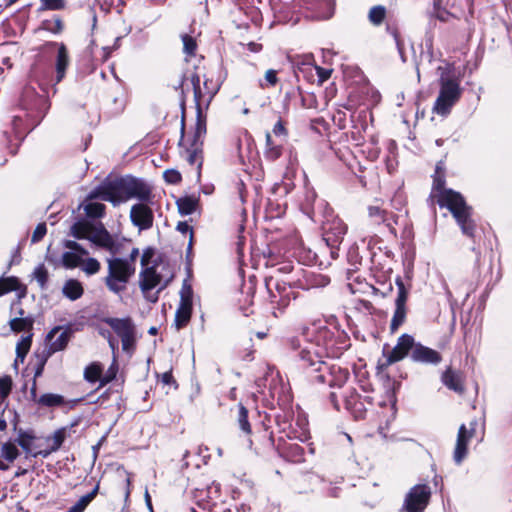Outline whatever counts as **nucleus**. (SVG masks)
Wrapping results in <instances>:
<instances>
[{
  "mask_svg": "<svg viewBox=\"0 0 512 512\" xmlns=\"http://www.w3.org/2000/svg\"><path fill=\"white\" fill-rule=\"evenodd\" d=\"M45 105V99L35 94L34 89L26 88L22 98V113L16 114L11 119V132L3 131L2 141L9 153L14 155L25 135L36 127L42 119L41 107Z\"/></svg>",
  "mask_w": 512,
  "mask_h": 512,
  "instance_id": "1",
  "label": "nucleus"
},
{
  "mask_svg": "<svg viewBox=\"0 0 512 512\" xmlns=\"http://www.w3.org/2000/svg\"><path fill=\"white\" fill-rule=\"evenodd\" d=\"M151 197L150 186L145 181L132 176L107 179L88 194L90 200L101 199L111 202L113 205L132 198L149 202Z\"/></svg>",
  "mask_w": 512,
  "mask_h": 512,
  "instance_id": "2",
  "label": "nucleus"
},
{
  "mask_svg": "<svg viewBox=\"0 0 512 512\" xmlns=\"http://www.w3.org/2000/svg\"><path fill=\"white\" fill-rule=\"evenodd\" d=\"M444 181L435 179L433 196L440 207H446L453 215L463 235L474 238L476 223L472 219V208L467 205L464 197L452 189L443 187Z\"/></svg>",
  "mask_w": 512,
  "mask_h": 512,
  "instance_id": "3",
  "label": "nucleus"
},
{
  "mask_svg": "<svg viewBox=\"0 0 512 512\" xmlns=\"http://www.w3.org/2000/svg\"><path fill=\"white\" fill-rule=\"evenodd\" d=\"M294 349H299L297 354V368L307 380L312 383L323 384L327 376H330L329 366L324 360L323 348L314 343L306 342L304 345L295 344L292 341Z\"/></svg>",
  "mask_w": 512,
  "mask_h": 512,
  "instance_id": "4",
  "label": "nucleus"
},
{
  "mask_svg": "<svg viewBox=\"0 0 512 512\" xmlns=\"http://www.w3.org/2000/svg\"><path fill=\"white\" fill-rule=\"evenodd\" d=\"M439 95L434 103L433 110L439 115H447L462 95L461 75L456 74L453 64L445 63L438 66Z\"/></svg>",
  "mask_w": 512,
  "mask_h": 512,
  "instance_id": "5",
  "label": "nucleus"
},
{
  "mask_svg": "<svg viewBox=\"0 0 512 512\" xmlns=\"http://www.w3.org/2000/svg\"><path fill=\"white\" fill-rule=\"evenodd\" d=\"M108 274L105 277L107 288L115 293H122L129 282V279L135 273V266L129 260L112 256L107 259Z\"/></svg>",
  "mask_w": 512,
  "mask_h": 512,
  "instance_id": "6",
  "label": "nucleus"
},
{
  "mask_svg": "<svg viewBox=\"0 0 512 512\" xmlns=\"http://www.w3.org/2000/svg\"><path fill=\"white\" fill-rule=\"evenodd\" d=\"M322 229L323 240L330 249V256L332 259H337L339 247L343 242L348 227L341 218L335 216L327 218L323 222Z\"/></svg>",
  "mask_w": 512,
  "mask_h": 512,
  "instance_id": "7",
  "label": "nucleus"
},
{
  "mask_svg": "<svg viewBox=\"0 0 512 512\" xmlns=\"http://www.w3.org/2000/svg\"><path fill=\"white\" fill-rule=\"evenodd\" d=\"M206 132V119L199 115L196 119L190 145L186 148L187 161L190 165H197L198 175L203 164V143Z\"/></svg>",
  "mask_w": 512,
  "mask_h": 512,
  "instance_id": "8",
  "label": "nucleus"
},
{
  "mask_svg": "<svg viewBox=\"0 0 512 512\" xmlns=\"http://www.w3.org/2000/svg\"><path fill=\"white\" fill-rule=\"evenodd\" d=\"M162 276L157 273L156 268L146 267L140 273L139 285L145 295L146 299L150 302H157L159 293L168 286L169 280H166L163 284Z\"/></svg>",
  "mask_w": 512,
  "mask_h": 512,
  "instance_id": "9",
  "label": "nucleus"
},
{
  "mask_svg": "<svg viewBox=\"0 0 512 512\" xmlns=\"http://www.w3.org/2000/svg\"><path fill=\"white\" fill-rule=\"evenodd\" d=\"M431 488L427 484L413 486L405 496L402 510L405 512H424L431 498Z\"/></svg>",
  "mask_w": 512,
  "mask_h": 512,
  "instance_id": "10",
  "label": "nucleus"
},
{
  "mask_svg": "<svg viewBox=\"0 0 512 512\" xmlns=\"http://www.w3.org/2000/svg\"><path fill=\"white\" fill-rule=\"evenodd\" d=\"M397 297L395 299V311L390 323L391 332H395L406 319V302L408 299V290L406 289L401 277L396 278Z\"/></svg>",
  "mask_w": 512,
  "mask_h": 512,
  "instance_id": "11",
  "label": "nucleus"
},
{
  "mask_svg": "<svg viewBox=\"0 0 512 512\" xmlns=\"http://www.w3.org/2000/svg\"><path fill=\"white\" fill-rule=\"evenodd\" d=\"M130 220L140 231L148 230L153 226V210L146 202L140 201V203H136L131 207Z\"/></svg>",
  "mask_w": 512,
  "mask_h": 512,
  "instance_id": "12",
  "label": "nucleus"
},
{
  "mask_svg": "<svg viewBox=\"0 0 512 512\" xmlns=\"http://www.w3.org/2000/svg\"><path fill=\"white\" fill-rule=\"evenodd\" d=\"M89 241L96 247L108 251L111 256H116L120 253V244L115 241L113 236L102 224L95 227Z\"/></svg>",
  "mask_w": 512,
  "mask_h": 512,
  "instance_id": "13",
  "label": "nucleus"
},
{
  "mask_svg": "<svg viewBox=\"0 0 512 512\" xmlns=\"http://www.w3.org/2000/svg\"><path fill=\"white\" fill-rule=\"evenodd\" d=\"M415 345V339L409 334L401 335L396 345L386 355L388 365L401 361L406 356L410 355Z\"/></svg>",
  "mask_w": 512,
  "mask_h": 512,
  "instance_id": "14",
  "label": "nucleus"
},
{
  "mask_svg": "<svg viewBox=\"0 0 512 512\" xmlns=\"http://www.w3.org/2000/svg\"><path fill=\"white\" fill-rule=\"evenodd\" d=\"M410 358L413 362L425 365H438L442 361V356L438 351L418 342H415Z\"/></svg>",
  "mask_w": 512,
  "mask_h": 512,
  "instance_id": "15",
  "label": "nucleus"
},
{
  "mask_svg": "<svg viewBox=\"0 0 512 512\" xmlns=\"http://www.w3.org/2000/svg\"><path fill=\"white\" fill-rule=\"evenodd\" d=\"M474 423H471V429L467 430L466 426L462 424L459 427L456 445L453 453V460L457 465H460L467 455V445L474 433Z\"/></svg>",
  "mask_w": 512,
  "mask_h": 512,
  "instance_id": "16",
  "label": "nucleus"
},
{
  "mask_svg": "<svg viewBox=\"0 0 512 512\" xmlns=\"http://www.w3.org/2000/svg\"><path fill=\"white\" fill-rule=\"evenodd\" d=\"M70 335H71V333L67 329L63 330L60 327H56V328L52 329L47 334V338H46L49 343V347H48V351H47L48 356L52 355L53 353L63 350L67 346V344L70 340Z\"/></svg>",
  "mask_w": 512,
  "mask_h": 512,
  "instance_id": "17",
  "label": "nucleus"
},
{
  "mask_svg": "<svg viewBox=\"0 0 512 512\" xmlns=\"http://www.w3.org/2000/svg\"><path fill=\"white\" fill-rule=\"evenodd\" d=\"M104 322L122 339L123 337L136 334L135 325L130 317L114 318L109 317Z\"/></svg>",
  "mask_w": 512,
  "mask_h": 512,
  "instance_id": "18",
  "label": "nucleus"
},
{
  "mask_svg": "<svg viewBox=\"0 0 512 512\" xmlns=\"http://www.w3.org/2000/svg\"><path fill=\"white\" fill-rule=\"evenodd\" d=\"M49 45L58 48L56 62H55V69H56V83H59L65 77L66 69L70 63L68 50L64 43L50 42Z\"/></svg>",
  "mask_w": 512,
  "mask_h": 512,
  "instance_id": "19",
  "label": "nucleus"
},
{
  "mask_svg": "<svg viewBox=\"0 0 512 512\" xmlns=\"http://www.w3.org/2000/svg\"><path fill=\"white\" fill-rule=\"evenodd\" d=\"M31 398L34 402H36L39 406L42 407H58L65 403L64 397L59 394L54 393H45L41 395L40 397H37L36 392V383H33V386L30 390Z\"/></svg>",
  "mask_w": 512,
  "mask_h": 512,
  "instance_id": "20",
  "label": "nucleus"
},
{
  "mask_svg": "<svg viewBox=\"0 0 512 512\" xmlns=\"http://www.w3.org/2000/svg\"><path fill=\"white\" fill-rule=\"evenodd\" d=\"M442 382L447 388L453 390L456 393L461 394L464 391L463 378L461 373L454 371L451 368H448L442 374Z\"/></svg>",
  "mask_w": 512,
  "mask_h": 512,
  "instance_id": "21",
  "label": "nucleus"
},
{
  "mask_svg": "<svg viewBox=\"0 0 512 512\" xmlns=\"http://www.w3.org/2000/svg\"><path fill=\"white\" fill-rule=\"evenodd\" d=\"M83 293L84 288L81 282L76 279H68L62 287L63 296L71 301L78 300L82 297Z\"/></svg>",
  "mask_w": 512,
  "mask_h": 512,
  "instance_id": "22",
  "label": "nucleus"
},
{
  "mask_svg": "<svg viewBox=\"0 0 512 512\" xmlns=\"http://www.w3.org/2000/svg\"><path fill=\"white\" fill-rule=\"evenodd\" d=\"M101 374L102 366L99 363H92L85 368L84 379L90 383L100 381V386H104L111 381L112 377L101 378Z\"/></svg>",
  "mask_w": 512,
  "mask_h": 512,
  "instance_id": "23",
  "label": "nucleus"
},
{
  "mask_svg": "<svg viewBox=\"0 0 512 512\" xmlns=\"http://www.w3.org/2000/svg\"><path fill=\"white\" fill-rule=\"evenodd\" d=\"M368 215L369 218L375 223H386L387 227L390 229L391 233L396 235V231L390 223V218L388 217V213L386 210L381 209L379 206H369L368 207Z\"/></svg>",
  "mask_w": 512,
  "mask_h": 512,
  "instance_id": "24",
  "label": "nucleus"
},
{
  "mask_svg": "<svg viewBox=\"0 0 512 512\" xmlns=\"http://www.w3.org/2000/svg\"><path fill=\"white\" fill-rule=\"evenodd\" d=\"M190 81H191V84L193 87V92H194V100H195V104H196V118H197L199 116V113H200V116H203L202 110H201V105H202L203 101L205 100V94L203 93V90L200 86L201 79L197 73H193L191 75Z\"/></svg>",
  "mask_w": 512,
  "mask_h": 512,
  "instance_id": "25",
  "label": "nucleus"
},
{
  "mask_svg": "<svg viewBox=\"0 0 512 512\" xmlns=\"http://www.w3.org/2000/svg\"><path fill=\"white\" fill-rule=\"evenodd\" d=\"M95 227L86 221H78L71 226V235L76 239L90 240Z\"/></svg>",
  "mask_w": 512,
  "mask_h": 512,
  "instance_id": "26",
  "label": "nucleus"
},
{
  "mask_svg": "<svg viewBox=\"0 0 512 512\" xmlns=\"http://www.w3.org/2000/svg\"><path fill=\"white\" fill-rule=\"evenodd\" d=\"M266 287L269 293L270 302L276 305V308L283 310L289 305L292 291L277 296L276 293L272 290V281H266Z\"/></svg>",
  "mask_w": 512,
  "mask_h": 512,
  "instance_id": "27",
  "label": "nucleus"
},
{
  "mask_svg": "<svg viewBox=\"0 0 512 512\" xmlns=\"http://www.w3.org/2000/svg\"><path fill=\"white\" fill-rule=\"evenodd\" d=\"M198 203L199 200L195 196H184L176 201L178 211L181 215L192 214L196 210Z\"/></svg>",
  "mask_w": 512,
  "mask_h": 512,
  "instance_id": "28",
  "label": "nucleus"
},
{
  "mask_svg": "<svg viewBox=\"0 0 512 512\" xmlns=\"http://www.w3.org/2000/svg\"><path fill=\"white\" fill-rule=\"evenodd\" d=\"M99 490V485L97 484L94 489L82 496L73 506H71L66 512H84L86 507L91 503V501L96 497Z\"/></svg>",
  "mask_w": 512,
  "mask_h": 512,
  "instance_id": "29",
  "label": "nucleus"
},
{
  "mask_svg": "<svg viewBox=\"0 0 512 512\" xmlns=\"http://www.w3.org/2000/svg\"><path fill=\"white\" fill-rule=\"evenodd\" d=\"M288 459L292 462L300 463L304 460V448L297 443H288L284 447Z\"/></svg>",
  "mask_w": 512,
  "mask_h": 512,
  "instance_id": "30",
  "label": "nucleus"
},
{
  "mask_svg": "<svg viewBox=\"0 0 512 512\" xmlns=\"http://www.w3.org/2000/svg\"><path fill=\"white\" fill-rule=\"evenodd\" d=\"M17 433H18V438H17L16 442L27 454L31 455V453H32L31 444L35 438L32 431H24L22 429H19Z\"/></svg>",
  "mask_w": 512,
  "mask_h": 512,
  "instance_id": "31",
  "label": "nucleus"
},
{
  "mask_svg": "<svg viewBox=\"0 0 512 512\" xmlns=\"http://www.w3.org/2000/svg\"><path fill=\"white\" fill-rule=\"evenodd\" d=\"M192 310L178 307L175 313V326L177 330L184 328L190 321Z\"/></svg>",
  "mask_w": 512,
  "mask_h": 512,
  "instance_id": "32",
  "label": "nucleus"
},
{
  "mask_svg": "<svg viewBox=\"0 0 512 512\" xmlns=\"http://www.w3.org/2000/svg\"><path fill=\"white\" fill-rule=\"evenodd\" d=\"M385 16L386 8L382 5H377L370 9L368 19L373 25L379 26L384 21Z\"/></svg>",
  "mask_w": 512,
  "mask_h": 512,
  "instance_id": "33",
  "label": "nucleus"
},
{
  "mask_svg": "<svg viewBox=\"0 0 512 512\" xmlns=\"http://www.w3.org/2000/svg\"><path fill=\"white\" fill-rule=\"evenodd\" d=\"M80 254L75 252H64L62 254V264L67 269H73L81 266L82 259Z\"/></svg>",
  "mask_w": 512,
  "mask_h": 512,
  "instance_id": "34",
  "label": "nucleus"
},
{
  "mask_svg": "<svg viewBox=\"0 0 512 512\" xmlns=\"http://www.w3.org/2000/svg\"><path fill=\"white\" fill-rule=\"evenodd\" d=\"M238 425L240 429L246 433H251V426L248 421V410L242 405L239 404L238 406V417H237Z\"/></svg>",
  "mask_w": 512,
  "mask_h": 512,
  "instance_id": "35",
  "label": "nucleus"
},
{
  "mask_svg": "<svg viewBox=\"0 0 512 512\" xmlns=\"http://www.w3.org/2000/svg\"><path fill=\"white\" fill-rule=\"evenodd\" d=\"M84 210L90 218H101L105 212V205L97 202H91L85 205Z\"/></svg>",
  "mask_w": 512,
  "mask_h": 512,
  "instance_id": "36",
  "label": "nucleus"
},
{
  "mask_svg": "<svg viewBox=\"0 0 512 512\" xmlns=\"http://www.w3.org/2000/svg\"><path fill=\"white\" fill-rule=\"evenodd\" d=\"M278 72L274 69H269L265 72L264 79L259 80V86L262 89L275 87L279 81Z\"/></svg>",
  "mask_w": 512,
  "mask_h": 512,
  "instance_id": "37",
  "label": "nucleus"
},
{
  "mask_svg": "<svg viewBox=\"0 0 512 512\" xmlns=\"http://www.w3.org/2000/svg\"><path fill=\"white\" fill-rule=\"evenodd\" d=\"M31 343H32L31 336L22 337L21 340L17 343V346H16L17 359H20L21 362H23L25 356L27 355V353L30 349Z\"/></svg>",
  "mask_w": 512,
  "mask_h": 512,
  "instance_id": "38",
  "label": "nucleus"
},
{
  "mask_svg": "<svg viewBox=\"0 0 512 512\" xmlns=\"http://www.w3.org/2000/svg\"><path fill=\"white\" fill-rule=\"evenodd\" d=\"M1 455L8 462H13L19 456V451L14 444L7 442L1 446Z\"/></svg>",
  "mask_w": 512,
  "mask_h": 512,
  "instance_id": "39",
  "label": "nucleus"
},
{
  "mask_svg": "<svg viewBox=\"0 0 512 512\" xmlns=\"http://www.w3.org/2000/svg\"><path fill=\"white\" fill-rule=\"evenodd\" d=\"M356 396L353 395V393H351V396L348 398L345 399V406L348 410H351L352 413L354 414V417L356 419H361L364 417V410H363V405L362 403L359 404V408L355 409L357 407V403H356Z\"/></svg>",
  "mask_w": 512,
  "mask_h": 512,
  "instance_id": "40",
  "label": "nucleus"
},
{
  "mask_svg": "<svg viewBox=\"0 0 512 512\" xmlns=\"http://www.w3.org/2000/svg\"><path fill=\"white\" fill-rule=\"evenodd\" d=\"M100 263L95 258H87L86 260H82L81 268L87 275H94L100 270Z\"/></svg>",
  "mask_w": 512,
  "mask_h": 512,
  "instance_id": "41",
  "label": "nucleus"
},
{
  "mask_svg": "<svg viewBox=\"0 0 512 512\" xmlns=\"http://www.w3.org/2000/svg\"><path fill=\"white\" fill-rule=\"evenodd\" d=\"M12 389V379L10 376L0 378V404L5 401Z\"/></svg>",
  "mask_w": 512,
  "mask_h": 512,
  "instance_id": "42",
  "label": "nucleus"
},
{
  "mask_svg": "<svg viewBox=\"0 0 512 512\" xmlns=\"http://www.w3.org/2000/svg\"><path fill=\"white\" fill-rule=\"evenodd\" d=\"M181 38L183 42V52L189 56H193L197 48L195 39L188 34L182 35Z\"/></svg>",
  "mask_w": 512,
  "mask_h": 512,
  "instance_id": "43",
  "label": "nucleus"
},
{
  "mask_svg": "<svg viewBox=\"0 0 512 512\" xmlns=\"http://www.w3.org/2000/svg\"><path fill=\"white\" fill-rule=\"evenodd\" d=\"M9 324L14 332H21L32 326V322L27 318H13L10 320Z\"/></svg>",
  "mask_w": 512,
  "mask_h": 512,
  "instance_id": "44",
  "label": "nucleus"
},
{
  "mask_svg": "<svg viewBox=\"0 0 512 512\" xmlns=\"http://www.w3.org/2000/svg\"><path fill=\"white\" fill-rule=\"evenodd\" d=\"M33 275L39 286L44 289L48 281V272L44 265L37 266L33 272Z\"/></svg>",
  "mask_w": 512,
  "mask_h": 512,
  "instance_id": "45",
  "label": "nucleus"
},
{
  "mask_svg": "<svg viewBox=\"0 0 512 512\" xmlns=\"http://www.w3.org/2000/svg\"><path fill=\"white\" fill-rule=\"evenodd\" d=\"M41 6L39 10H60L64 8V0H40Z\"/></svg>",
  "mask_w": 512,
  "mask_h": 512,
  "instance_id": "46",
  "label": "nucleus"
},
{
  "mask_svg": "<svg viewBox=\"0 0 512 512\" xmlns=\"http://www.w3.org/2000/svg\"><path fill=\"white\" fill-rule=\"evenodd\" d=\"M44 27L53 34H59L63 30V22L59 17H56L52 21H45Z\"/></svg>",
  "mask_w": 512,
  "mask_h": 512,
  "instance_id": "47",
  "label": "nucleus"
},
{
  "mask_svg": "<svg viewBox=\"0 0 512 512\" xmlns=\"http://www.w3.org/2000/svg\"><path fill=\"white\" fill-rule=\"evenodd\" d=\"M266 281H272V290L276 293L277 296H280L286 292H291V287L287 286L284 282L276 281L272 277L266 279Z\"/></svg>",
  "mask_w": 512,
  "mask_h": 512,
  "instance_id": "48",
  "label": "nucleus"
},
{
  "mask_svg": "<svg viewBox=\"0 0 512 512\" xmlns=\"http://www.w3.org/2000/svg\"><path fill=\"white\" fill-rule=\"evenodd\" d=\"M47 233V228H46V224L45 223H39L33 234H32V237H31V242L32 243H37L39 241H41L43 239V237L46 235Z\"/></svg>",
  "mask_w": 512,
  "mask_h": 512,
  "instance_id": "49",
  "label": "nucleus"
},
{
  "mask_svg": "<svg viewBox=\"0 0 512 512\" xmlns=\"http://www.w3.org/2000/svg\"><path fill=\"white\" fill-rule=\"evenodd\" d=\"M64 246L70 250L69 252H75L80 255H88V251L76 241L67 240L65 241Z\"/></svg>",
  "mask_w": 512,
  "mask_h": 512,
  "instance_id": "50",
  "label": "nucleus"
},
{
  "mask_svg": "<svg viewBox=\"0 0 512 512\" xmlns=\"http://www.w3.org/2000/svg\"><path fill=\"white\" fill-rule=\"evenodd\" d=\"M136 342V334H131L130 336L123 337L121 339L122 349L126 353H131L134 350Z\"/></svg>",
  "mask_w": 512,
  "mask_h": 512,
  "instance_id": "51",
  "label": "nucleus"
},
{
  "mask_svg": "<svg viewBox=\"0 0 512 512\" xmlns=\"http://www.w3.org/2000/svg\"><path fill=\"white\" fill-rule=\"evenodd\" d=\"M163 177L167 183L177 184L181 181V174L174 169L166 170L163 174Z\"/></svg>",
  "mask_w": 512,
  "mask_h": 512,
  "instance_id": "52",
  "label": "nucleus"
},
{
  "mask_svg": "<svg viewBox=\"0 0 512 512\" xmlns=\"http://www.w3.org/2000/svg\"><path fill=\"white\" fill-rule=\"evenodd\" d=\"M281 153H282L281 146L276 145V146H271V147L267 148L265 151V156L267 159H269L271 161H275L276 159H278L281 156Z\"/></svg>",
  "mask_w": 512,
  "mask_h": 512,
  "instance_id": "53",
  "label": "nucleus"
},
{
  "mask_svg": "<svg viewBox=\"0 0 512 512\" xmlns=\"http://www.w3.org/2000/svg\"><path fill=\"white\" fill-rule=\"evenodd\" d=\"M177 231H179L182 234L190 233V242L188 245V250L190 251L192 248V237H193V230L192 227L187 222H179L176 227Z\"/></svg>",
  "mask_w": 512,
  "mask_h": 512,
  "instance_id": "54",
  "label": "nucleus"
},
{
  "mask_svg": "<svg viewBox=\"0 0 512 512\" xmlns=\"http://www.w3.org/2000/svg\"><path fill=\"white\" fill-rule=\"evenodd\" d=\"M64 439H65L64 432L62 430L56 431L52 437V440H53V445L51 446L52 450L57 451L63 444Z\"/></svg>",
  "mask_w": 512,
  "mask_h": 512,
  "instance_id": "55",
  "label": "nucleus"
},
{
  "mask_svg": "<svg viewBox=\"0 0 512 512\" xmlns=\"http://www.w3.org/2000/svg\"><path fill=\"white\" fill-rule=\"evenodd\" d=\"M7 418L10 420L13 425V429L18 432L17 426L19 422V415L14 409H6Z\"/></svg>",
  "mask_w": 512,
  "mask_h": 512,
  "instance_id": "56",
  "label": "nucleus"
},
{
  "mask_svg": "<svg viewBox=\"0 0 512 512\" xmlns=\"http://www.w3.org/2000/svg\"><path fill=\"white\" fill-rule=\"evenodd\" d=\"M211 82H209L207 79L204 81V90L203 93L205 94V97L207 96V102L209 103L210 100L213 98V96L217 92L216 87H210Z\"/></svg>",
  "mask_w": 512,
  "mask_h": 512,
  "instance_id": "57",
  "label": "nucleus"
},
{
  "mask_svg": "<svg viewBox=\"0 0 512 512\" xmlns=\"http://www.w3.org/2000/svg\"><path fill=\"white\" fill-rule=\"evenodd\" d=\"M180 296L193 297V289L187 279H185L182 283Z\"/></svg>",
  "mask_w": 512,
  "mask_h": 512,
  "instance_id": "58",
  "label": "nucleus"
},
{
  "mask_svg": "<svg viewBox=\"0 0 512 512\" xmlns=\"http://www.w3.org/2000/svg\"><path fill=\"white\" fill-rule=\"evenodd\" d=\"M4 287H13V291L18 289L19 281L16 277L1 279Z\"/></svg>",
  "mask_w": 512,
  "mask_h": 512,
  "instance_id": "59",
  "label": "nucleus"
},
{
  "mask_svg": "<svg viewBox=\"0 0 512 512\" xmlns=\"http://www.w3.org/2000/svg\"><path fill=\"white\" fill-rule=\"evenodd\" d=\"M153 250L151 248L146 249L141 256V264L142 266H147L150 262V259L153 257Z\"/></svg>",
  "mask_w": 512,
  "mask_h": 512,
  "instance_id": "60",
  "label": "nucleus"
},
{
  "mask_svg": "<svg viewBox=\"0 0 512 512\" xmlns=\"http://www.w3.org/2000/svg\"><path fill=\"white\" fill-rule=\"evenodd\" d=\"M193 297L180 296V303L178 307L187 308L192 310Z\"/></svg>",
  "mask_w": 512,
  "mask_h": 512,
  "instance_id": "61",
  "label": "nucleus"
},
{
  "mask_svg": "<svg viewBox=\"0 0 512 512\" xmlns=\"http://www.w3.org/2000/svg\"><path fill=\"white\" fill-rule=\"evenodd\" d=\"M273 133L276 135V136H282V135H286V129L283 125V122L281 120H279L273 127Z\"/></svg>",
  "mask_w": 512,
  "mask_h": 512,
  "instance_id": "62",
  "label": "nucleus"
},
{
  "mask_svg": "<svg viewBox=\"0 0 512 512\" xmlns=\"http://www.w3.org/2000/svg\"><path fill=\"white\" fill-rule=\"evenodd\" d=\"M48 357H49L48 354H46L40 360V362H39V364H38V366H37V368L35 370V377H39L42 374L44 366H45V363H46Z\"/></svg>",
  "mask_w": 512,
  "mask_h": 512,
  "instance_id": "63",
  "label": "nucleus"
},
{
  "mask_svg": "<svg viewBox=\"0 0 512 512\" xmlns=\"http://www.w3.org/2000/svg\"><path fill=\"white\" fill-rule=\"evenodd\" d=\"M247 47H248L249 51H251L253 53H258L262 50V44L256 43V42L248 43Z\"/></svg>",
  "mask_w": 512,
  "mask_h": 512,
  "instance_id": "64",
  "label": "nucleus"
}]
</instances>
